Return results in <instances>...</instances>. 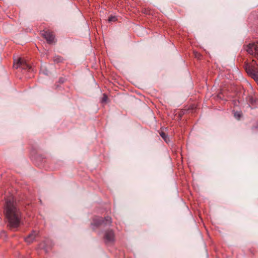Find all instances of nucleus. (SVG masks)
<instances>
[{
	"label": "nucleus",
	"mask_w": 258,
	"mask_h": 258,
	"mask_svg": "<svg viewBox=\"0 0 258 258\" xmlns=\"http://www.w3.org/2000/svg\"><path fill=\"white\" fill-rule=\"evenodd\" d=\"M5 214L10 228H17L20 225L21 213L16 207L13 198H7L5 206Z\"/></svg>",
	"instance_id": "obj_1"
},
{
	"label": "nucleus",
	"mask_w": 258,
	"mask_h": 258,
	"mask_svg": "<svg viewBox=\"0 0 258 258\" xmlns=\"http://www.w3.org/2000/svg\"><path fill=\"white\" fill-rule=\"evenodd\" d=\"M247 74L258 83V66L255 62L252 64H246L245 67Z\"/></svg>",
	"instance_id": "obj_2"
},
{
	"label": "nucleus",
	"mask_w": 258,
	"mask_h": 258,
	"mask_svg": "<svg viewBox=\"0 0 258 258\" xmlns=\"http://www.w3.org/2000/svg\"><path fill=\"white\" fill-rule=\"evenodd\" d=\"M112 223L111 217L107 216L104 219L101 217H96L93 219V224L96 226L103 225L110 226Z\"/></svg>",
	"instance_id": "obj_3"
},
{
	"label": "nucleus",
	"mask_w": 258,
	"mask_h": 258,
	"mask_svg": "<svg viewBox=\"0 0 258 258\" xmlns=\"http://www.w3.org/2000/svg\"><path fill=\"white\" fill-rule=\"evenodd\" d=\"M245 50L249 54L253 55H258V43H249L246 46Z\"/></svg>",
	"instance_id": "obj_4"
},
{
	"label": "nucleus",
	"mask_w": 258,
	"mask_h": 258,
	"mask_svg": "<svg viewBox=\"0 0 258 258\" xmlns=\"http://www.w3.org/2000/svg\"><path fill=\"white\" fill-rule=\"evenodd\" d=\"M14 67L16 69L21 68L23 70H28L30 71L32 70L31 66L27 63L25 59L20 58L17 63H15Z\"/></svg>",
	"instance_id": "obj_5"
},
{
	"label": "nucleus",
	"mask_w": 258,
	"mask_h": 258,
	"mask_svg": "<svg viewBox=\"0 0 258 258\" xmlns=\"http://www.w3.org/2000/svg\"><path fill=\"white\" fill-rule=\"evenodd\" d=\"M42 35L46 40L49 44L55 43V36L53 33L48 31H43L42 32Z\"/></svg>",
	"instance_id": "obj_6"
},
{
	"label": "nucleus",
	"mask_w": 258,
	"mask_h": 258,
	"mask_svg": "<svg viewBox=\"0 0 258 258\" xmlns=\"http://www.w3.org/2000/svg\"><path fill=\"white\" fill-rule=\"evenodd\" d=\"M104 238L106 243H111L114 240V234L112 230H108L105 232Z\"/></svg>",
	"instance_id": "obj_7"
},
{
	"label": "nucleus",
	"mask_w": 258,
	"mask_h": 258,
	"mask_svg": "<svg viewBox=\"0 0 258 258\" xmlns=\"http://www.w3.org/2000/svg\"><path fill=\"white\" fill-rule=\"evenodd\" d=\"M38 233L36 231H33L32 233L30 234L27 237L25 238V241L28 243H31L33 242L37 235Z\"/></svg>",
	"instance_id": "obj_8"
},
{
	"label": "nucleus",
	"mask_w": 258,
	"mask_h": 258,
	"mask_svg": "<svg viewBox=\"0 0 258 258\" xmlns=\"http://www.w3.org/2000/svg\"><path fill=\"white\" fill-rule=\"evenodd\" d=\"M256 101H257V99L256 98V97H255L253 96H251V95L248 96L247 97V102L249 103L248 105L249 106L251 105V106H253L251 108H253L255 107L254 105L256 104Z\"/></svg>",
	"instance_id": "obj_9"
},
{
	"label": "nucleus",
	"mask_w": 258,
	"mask_h": 258,
	"mask_svg": "<svg viewBox=\"0 0 258 258\" xmlns=\"http://www.w3.org/2000/svg\"><path fill=\"white\" fill-rule=\"evenodd\" d=\"M160 135L167 144L169 143V141L170 140L169 138L165 133L163 132H161L160 133Z\"/></svg>",
	"instance_id": "obj_10"
},
{
	"label": "nucleus",
	"mask_w": 258,
	"mask_h": 258,
	"mask_svg": "<svg viewBox=\"0 0 258 258\" xmlns=\"http://www.w3.org/2000/svg\"><path fill=\"white\" fill-rule=\"evenodd\" d=\"M54 61L56 63H59L62 61V58L58 55L55 56L53 58Z\"/></svg>",
	"instance_id": "obj_11"
},
{
	"label": "nucleus",
	"mask_w": 258,
	"mask_h": 258,
	"mask_svg": "<svg viewBox=\"0 0 258 258\" xmlns=\"http://www.w3.org/2000/svg\"><path fill=\"white\" fill-rule=\"evenodd\" d=\"M117 20V18L114 16H111L108 18V21L109 22H115Z\"/></svg>",
	"instance_id": "obj_12"
},
{
	"label": "nucleus",
	"mask_w": 258,
	"mask_h": 258,
	"mask_svg": "<svg viewBox=\"0 0 258 258\" xmlns=\"http://www.w3.org/2000/svg\"><path fill=\"white\" fill-rule=\"evenodd\" d=\"M234 116L236 118L239 119L241 116V113L240 112L236 111L234 113Z\"/></svg>",
	"instance_id": "obj_13"
},
{
	"label": "nucleus",
	"mask_w": 258,
	"mask_h": 258,
	"mask_svg": "<svg viewBox=\"0 0 258 258\" xmlns=\"http://www.w3.org/2000/svg\"><path fill=\"white\" fill-rule=\"evenodd\" d=\"M107 99V96L105 94H103V97L101 99V102L104 103L106 102Z\"/></svg>",
	"instance_id": "obj_14"
},
{
	"label": "nucleus",
	"mask_w": 258,
	"mask_h": 258,
	"mask_svg": "<svg viewBox=\"0 0 258 258\" xmlns=\"http://www.w3.org/2000/svg\"><path fill=\"white\" fill-rule=\"evenodd\" d=\"M59 81L61 82V83L63 82V81L62 80H61V79L59 80Z\"/></svg>",
	"instance_id": "obj_15"
}]
</instances>
